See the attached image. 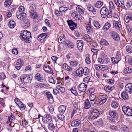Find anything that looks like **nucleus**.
<instances>
[{"label":"nucleus","mask_w":132,"mask_h":132,"mask_svg":"<svg viewBox=\"0 0 132 132\" xmlns=\"http://www.w3.org/2000/svg\"><path fill=\"white\" fill-rule=\"evenodd\" d=\"M30 32L27 30H23L20 33V38L26 43H29L30 42V38L31 37Z\"/></svg>","instance_id":"nucleus-1"},{"label":"nucleus","mask_w":132,"mask_h":132,"mask_svg":"<svg viewBox=\"0 0 132 132\" xmlns=\"http://www.w3.org/2000/svg\"><path fill=\"white\" fill-rule=\"evenodd\" d=\"M100 13L102 18H111L112 16V13H110L109 10L106 8V6L103 7L101 9Z\"/></svg>","instance_id":"nucleus-2"},{"label":"nucleus","mask_w":132,"mask_h":132,"mask_svg":"<svg viewBox=\"0 0 132 132\" xmlns=\"http://www.w3.org/2000/svg\"><path fill=\"white\" fill-rule=\"evenodd\" d=\"M32 76L31 74L28 76L26 74L22 75L20 77V79L22 82L27 84L28 83H30L32 79Z\"/></svg>","instance_id":"nucleus-3"},{"label":"nucleus","mask_w":132,"mask_h":132,"mask_svg":"<svg viewBox=\"0 0 132 132\" xmlns=\"http://www.w3.org/2000/svg\"><path fill=\"white\" fill-rule=\"evenodd\" d=\"M90 116L92 119L97 118L99 115L100 113L96 109H92L90 111Z\"/></svg>","instance_id":"nucleus-4"},{"label":"nucleus","mask_w":132,"mask_h":132,"mask_svg":"<svg viewBox=\"0 0 132 132\" xmlns=\"http://www.w3.org/2000/svg\"><path fill=\"white\" fill-rule=\"evenodd\" d=\"M122 110L126 115L128 116H132V108L125 106L122 107Z\"/></svg>","instance_id":"nucleus-5"},{"label":"nucleus","mask_w":132,"mask_h":132,"mask_svg":"<svg viewBox=\"0 0 132 132\" xmlns=\"http://www.w3.org/2000/svg\"><path fill=\"white\" fill-rule=\"evenodd\" d=\"M52 119V116L50 114H47L43 118L42 120L45 123H48L51 121Z\"/></svg>","instance_id":"nucleus-6"},{"label":"nucleus","mask_w":132,"mask_h":132,"mask_svg":"<svg viewBox=\"0 0 132 132\" xmlns=\"http://www.w3.org/2000/svg\"><path fill=\"white\" fill-rule=\"evenodd\" d=\"M87 86L86 84L84 83H81L78 87V89L80 92H84L86 89Z\"/></svg>","instance_id":"nucleus-7"},{"label":"nucleus","mask_w":132,"mask_h":132,"mask_svg":"<svg viewBox=\"0 0 132 132\" xmlns=\"http://www.w3.org/2000/svg\"><path fill=\"white\" fill-rule=\"evenodd\" d=\"M67 22L71 29L73 30L74 29H75L77 25V23H75L71 20H68Z\"/></svg>","instance_id":"nucleus-8"},{"label":"nucleus","mask_w":132,"mask_h":132,"mask_svg":"<svg viewBox=\"0 0 132 132\" xmlns=\"http://www.w3.org/2000/svg\"><path fill=\"white\" fill-rule=\"evenodd\" d=\"M100 99V102L98 103L99 105H101L104 103L108 98V96L106 95H101L99 96Z\"/></svg>","instance_id":"nucleus-9"},{"label":"nucleus","mask_w":132,"mask_h":132,"mask_svg":"<svg viewBox=\"0 0 132 132\" xmlns=\"http://www.w3.org/2000/svg\"><path fill=\"white\" fill-rule=\"evenodd\" d=\"M16 14L17 18L20 20H23L26 17V14L25 13H21L19 12H16Z\"/></svg>","instance_id":"nucleus-10"},{"label":"nucleus","mask_w":132,"mask_h":132,"mask_svg":"<svg viewBox=\"0 0 132 132\" xmlns=\"http://www.w3.org/2000/svg\"><path fill=\"white\" fill-rule=\"evenodd\" d=\"M47 34L46 33H42L37 38L38 40L41 42H43L46 40V38L47 37Z\"/></svg>","instance_id":"nucleus-11"},{"label":"nucleus","mask_w":132,"mask_h":132,"mask_svg":"<svg viewBox=\"0 0 132 132\" xmlns=\"http://www.w3.org/2000/svg\"><path fill=\"white\" fill-rule=\"evenodd\" d=\"M109 114L111 117L117 119L118 117V114L117 112L115 110H111L109 111Z\"/></svg>","instance_id":"nucleus-12"},{"label":"nucleus","mask_w":132,"mask_h":132,"mask_svg":"<svg viewBox=\"0 0 132 132\" xmlns=\"http://www.w3.org/2000/svg\"><path fill=\"white\" fill-rule=\"evenodd\" d=\"M82 67H80L76 70L75 73L76 76L82 77Z\"/></svg>","instance_id":"nucleus-13"},{"label":"nucleus","mask_w":132,"mask_h":132,"mask_svg":"<svg viewBox=\"0 0 132 132\" xmlns=\"http://www.w3.org/2000/svg\"><path fill=\"white\" fill-rule=\"evenodd\" d=\"M87 9L90 13H92L94 14L96 13V10L92 5L90 4L88 5L87 6Z\"/></svg>","instance_id":"nucleus-14"},{"label":"nucleus","mask_w":132,"mask_h":132,"mask_svg":"<svg viewBox=\"0 0 132 132\" xmlns=\"http://www.w3.org/2000/svg\"><path fill=\"white\" fill-rule=\"evenodd\" d=\"M82 77L89 76V72L88 68L86 67L84 68H82Z\"/></svg>","instance_id":"nucleus-15"},{"label":"nucleus","mask_w":132,"mask_h":132,"mask_svg":"<svg viewBox=\"0 0 132 132\" xmlns=\"http://www.w3.org/2000/svg\"><path fill=\"white\" fill-rule=\"evenodd\" d=\"M62 67L64 70L70 72H71L72 70L71 67L69 66L66 63H65L63 64Z\"/></svg>","instance_id":"nucleus-16"},{"label":"nucleus","mask_w":132,"mask_h":132,"mask_svg":"<svg viewBox=\"0 0 132 132\" xmlns=\"http://www.w3.org/2000/svg\"><path fill=\"white\" fill-rule=\"evenodd\" d=\"M125 89L130 94L132 93V84L129 83L126 85L125 86Z\"/></svg>","instance_id":"nucleus-17"},{"label":"nucleus","mask_w":132,"mask_h":132,"mask_svg":"<svg viewBox=\"0 0 132 132\" xmlns=\"http://www.w3.org/2000/svg\"><path fill=\"white\" fill-rule=\"evenodd\" d=\"M77 46L79 50L80 51H82L83 49V42L81 40H79L77 41Z\"/></svg>","instance_id":"nucleus-18"},{"label":"nucleus","mask_w":132,"mask_h":132,"mask_svg":"<svg viewBox=\"0 0 132 132\" xmlns=\"http://www.w3.org/2000/svg\"><path fill=\"white\" fill-rule=\"evenodd\" d=\"M86 29L87 33L88 34H91L92 33L93 28H92V26L90 23L86 25Z\"/></svg>","instance_id":"nucleus-19"},{"label":"nucleus","mask_w":132,"mask_h":132,"mask_svg":"<svg viewBox=\"0 0 132 132\" xmlns=\"http://www.w3.org/2000/svg\"><path fill=\"white\" fill-rule=\"evenodd\" d=\"M43 69L47 73H50L52 72V69L48 65H45Z\"/></svg>","instance_id":"nucleus-20"},{"label":"nucleus","mask_w":132,"mask_h":132,"mask_svg":"<svg viewBox=\"0 0 132 132\" xmlns=\"http://www.w3.org/2000/svg\"><path fill=\"white\" fill-rule=\"evenodd\" d=\"M80 122V120L76 119L73 121L71 124V126L72 127H76L79 126Z\"/></svg>","instance_id":"nucleus-21"},{"label":"nucleus","mask_w":132,"mask_h":132,"mask_svg":"<svg viewBox=\"0 0 132 132\" xmlns=\"http://www.w3.org/2000/svg\"><path fill=\"white\" fill-rule=\"evenodd\" d=\"M36 7L35 4H31L29 5V13H31L35 11Z\"/></svg>","instance_id":"nucleus-22"},{"label":"nucleus","mask_w":132,"mask_h":132,"mask_svg":"<svg viewBox=\"0 0 132 132\" xmlns=\"http://www.w3.org/2000/svg\"><path fill=\"white\" fill-rule=\"evenodd\" d=\"M121 96V97L125 100H127L129 99V97L128 94L126 91H124L122 92Z\"/></svg>","instance_id":"nucleus-23"},{"label":"nucleus","mask_w":132,"mask_h":132,"mask_svg":"<svg viewBox=\"0 0 132 132\" xmlns=\"http://www.w3.org/2000/svg\"><path fill=\"white\" fill-rule=\"evenodd\" d=\"M124 19L126 23H128L130 20H132V16L129 14H126L125 16Z\"/></svg>","instance_id":"nucleus-24"},{"label":"nucleus","mask_w":132,"mask_h":132,"mask_svg":"<svg viewBox=\"0 0 132 132\" xmlns=\"http://www.w3.org/2000/svg\"><path fill=\"white\" fill-rule=\"evenodd\" d=\"M125 60L126 62L131 65H132V58L129 55L126 56Z\"/></svg>","instance_id":"nucleus-25"},{"label":"nucleus","mask_w":132,"mask_h":132,"mask_svg":"<svg viewBox=\"0 0 132 132\" xmlns=\"http://www.w3.org/2000/svg\"><path fill=\"white\" fill-rule=\"evenodd\" d=\"M112 37L113 39L116 41H118L120 39L119 35L117 33L113 32L112 33Z\"/></svg>","instance_id":"nucleus-26"},{"label":"nucleus","mask_w":132,"mask_h":132,"mask_svg":"<svg viewBox=\"0 0 132 132\" xmlns=\"http://www.w3.org/2000/svg\"><path fill=\"white\" fill-rule=\"evenodd\" d=\"M70 65L72 67H76L77 66L79 62L76 60H73L71 61L70 63Z\"/></svg>","instance_id":"nucleus-27"},{"label":"nucleus","mask_w":132,"mask_h":132,"mask_svg":"<svg viewBox=\"0 0 132 132\" xmlns=\"http://www.w3.org/2000/svg\"><path fill=\"white\" fill-rule=\"evenodd\" d=\"M12 0H6L4 3V6L6 8L9 7L11 5Z\"/></svg>","instance_id":"nucleus-28"},{"label":"nucleus","mask_w":132,"mask_h":132,"mask_svg":"<svg viewBox=\"0 0 132 132\" xmlns=\"http://www.w3.org/2000/svg\"><path fill=\"white\" fill-rule=\"evenodd\" d=\"M35 78L40 81H42L43 80V78L39 73H37L35 76Z\"/></svg>","instance_id":"nucleus-29"},{"label":"nucleus","mask_w":132,"mask_h":132,"mask_svg":"<svg viewBox=\"0 0 132 132\" xmlns=\"http://www.w3.org/2000/svg\"><path fill=\"white\" fill-rule=\"evenodd\" d=\"M84 39L86 41L91 42L92 41V39L87 34H85L83 36Z\"/></svg>","instance_id":"nucleus-30"},{"label":"nucleus","mask_w":132,"mask_h":132,"mask_svg":"<svg viewBox=\"0 0 132 132\" xmlns=\"http://www.w3.org/2000/svg\"><path fill=\"white\" fill-rule=\"evenodd\" d=\"M44 93L45 94V95L48 99H53V97L50 92L47 91H46L44 92Z\"/></svg>","instance_id":"nucleus-31"},{"label":"nucleus","mask_w":132,"mask_h":132,"mask_svg":"<svg viewBox=\"0 0 132 132\" xmlns=\"http://www.w3.org/2000/svg\"><path fill=\"white\" fill-rule=\"evenodd\" d=\"M8 26L11 28H13L15 26L16 24L14 21H10L8 23Z\"/></svg>","instance_id":"nucleus-32"},{"label":"nucleus","mask_w":132,"mask_h":132,"mask_svg":"<svg viewBox=\"0 0 132 132\" xmlns=\"http://www.w3.org/2000/svg\"><path fill=\"white\" fill-rule=\"evenodd\" d=\"M29 15L30 17L33 19H35L38 17L37 14L36 12L30 13Z\"/></svg>","instance_id":"nucleus-33"},{"label":"nucleus","mask_w":132,"mask_h":132,"mask_svg":"<svg viewBox=\"0 0 132 132\" xmlns=\"http://www.w3.org/2000/svg\"><path fill=\"white\" fill-rule=\"evenodd\" d=\"M109 9L110 13H112V9H115L114 5L112 1H110L109 3Z\"/></svg>","instance_id":"nucleus-34"},{"label":"nucleus","mask_w":132,"mask_h":132,"mask_svg":"<svg viewBox=\"0 0 132 132\" xmlns=\"http://www.w3.org/2000/svg\"><path fill=\"white\" fill-rule=\"evenodd\" d=\"M85 108L86 109H89L91 106V105L88 99H87L85 103Z\"/></svg>","instance_id":"nucleus-35"},{"label":"nucleus","mask_w":132,"mask_h":132,"mask_svg":"<svg viewBox=\"0 0 132 132\" xmlns=\"http://www.w3.org/2000/svg\"><path fill=\"white\" fill-rule=\"evenodd\" d=\"M123 72L125 74L132 73V68L129 67L126 68L124 69Z\"/></svg>","instance_id":"nucleus-36"},{"label":"nucleus","mask_w":132,"mask_h":132,"mask_svg":"<svg viewBox=\"0 0 132 132\" xmlns=\"http://www.w3.org/2000/svg\"><path fill=\"white\" fill-rule=\"evenodd\" d=\"M113 88L109 86H106L104 87V90L106 92H110L113 89Z\"/></svg>","instance_id":"nucleus-37"},{"label":"nucleus","mask_w":132,"mask_h":132,"mask_svg":"<svg viewBox=\"0 0 132 132\" xmlns=\"http://www.w3.org/2000/svg\"><path fill=\"white\" fill-rule=\"evenodd\" d=\"M71 16L74 19L76 20H79V18L78 17V15L77 12H75L72 13L71 14Z\"/></svg>","instance_id":"nucleus-38"},{"label":"nucleus","mask_w":132,"mask_h":132,"mask_svg":"<svg viewBox=\"0 0 132 132\" xmlns=\"http://www.w3.org/2000/svg\"><path fill=\"white\" fill-rule=\"evenodd\" d=\"M111 27L110 24L108 22L106 23L103 27L102 29L103 30H106L109 29Z\"/></svg>","instance_id":"nucleus-39"},{"label":"nucleus","mask_w":132,"mask_h":132,"mask_svg":"<svg viewBox=\"0 0 132 132\" xmlns=\"http://www.w3.org/2000/svg\"><path fill=\"white\" fill-rule=\"evenodd\" d=\"M119 3L120 6L123 9H125V4L124 3V0H118V4Z\"/></svg>","instance_id":"nucleus-40"},{"label":"nucleus","mask_w":132,"mask_h":132,"mask_svg":"<svg viewBox=\"0 0 132 132\" xmlns=\"http://www.w3.org/2000/svg\"><path fill=\"white\" fill-rule=\"evenodd\" d=\"M66 109V107L64 105H61L59 106L58 110L60 112L63 113L64 112Z\"/></svg>","instance_id":"nucleus-41"},{"label":"nucleus","mask_w":132,"mask_h":132,"mask_svg":"<svg viewBox=\"0 0 132 132\" xmlns=\"http://www.w3.org/2000/svg\"><path fill=\"white\" fill-rule=\"evenodd\" d=\"M96 66L99 67V69L103 71L107 70L108 69V67L104 65H98Z\"/></svg>","instance_id":"nucleus-42"},{"label":"nucleus","mask_w":132,"mask_h":132,"mask_svg":"<svg viewBox=\"0 0 132 132\" xmlns=\"http://www.w3.org/2000/svg\"><path fill=\"white\" fill-rule=\"evenodd\" d=\"M111 105L112 108H117L119 104L116 101L113 100L111 102Z\"/></svg>","instance_id":"nucleus-43"},{"label":"nucleus","mask_w":132,"mask_h":132,"mask_svg":"<svg viewBox=\"0 0 132 132\" xmlns=\"http://www.w3.org/2000/svg\"><path fill=\"white\" fill-rule=\"evenodd\" d=\"M121 127L125 132H128L129 131V128L127 126L123 124H121Z\"/></svg>","instance_id":"nucleus-44"},{"label":"nucleus","mask_w":132,"mask_h":132,"mask_svg":"<svg viewBox=\"0 0 132 132\" xmlns=\"http://www.w3.org/2000/svg\"><path fill=\"white\" fill-rule=\"evenodd\" d=\"M103 3L101 1H97V3L95 4V5L96 7L100 8L103 5Z\"/></svg>","instance_id":"nucleus-45"},{"label":"nucleus","mask_w":132,"mask_h":132,"mask_svg":"<svg viewBox=\"0 0 132 132\" xmlns=\"http://www.w3.org/2000/svg\"><path fill=\"white\" fill-rule=\"evenodd\" d=\"M111 60L113 63H117L120 60V59L117 58L116 57H113L111 58Z\"/></svg>","instance_id":"nucleus-46"},{"label":"nucleus","mask_w":132,"mask_h":132,"mask_svg":"<svg viewBox=\"0 0 132 132\" xmlns=\"http://www.w3.org/2000/svg\"><path fill=\"white\" fill-rule=\"evenodd\" d=\"M93 23L94 26L97 29H99L100 28L101 26L98 21L96 20H94Z\"/></svg>","instance_id":"nucleus-47"},{"label":"nucleus","mask_w":132,"mask_h":132,"mask_svg":"<svg viewBox=\"0 0 132 132\" xmlns=\"http://www.w3.org/2000/svg\"><path fill=\"white\" fill-rule=\"evenodd\" d=\"M69 9L68 7H61L59 8V10L60 12L61 13L62 12H64L68 10Z\"/></svg>","instance_id":"nucleus-48"},{"label":"nucleus","mask_w":132,"mask_h":132,"mask_svg":"<svg viewBox=\"0 0 132 132\" xmlns=\"http://www.w3.org/2000/svg\"><path fill=\"white\" fill-rule=\"evenodd\" d=\"M100 43L102 45L106 46L108 45L109 44L108 42L106 40L104 39H102L101 40Z\"/></svg>","instance_id":"nucleus-49"},{"label":"nucleus","mask_w":132,"mask_h":132,"mask_svg":"<svg viewBox=\"0 0 132 132\" xmlns=\"http://www.w3.org/2000/svg\"><path fill=\"white\" fill-rule=\"evenodd\" d=\"M23 64V61L22 59H19L17 60V65H20V66H22Z\"/></svg>","instance_id":"nucleus-50"},{"label":"nucleus","mask_w":132,"mask_h":132,"mask_svg":"<svg viewBox=\"0 0 132 132\" xmlns=\"http://www.w3.org/2000/svg\"><path fill=\"white\" fill-rule=\"evenodd\" d=\"M56 88L62 93H64L65 91L64 88L62 87L61 86L57 85L56 86Z\"/></svg>","instance_id":"nucleus-51"},{"label":"nucleus","mask_w":132,"mask_h":132,"mask_svg":"<svg viewBox=\"0 0 132 132\" xmlns=\"http://www.w3.org/2000/svg\"><path fill=\"white\" fill-rule=\"evenodd\" d=\"M96 124L99 126H102L104 124L103 121L102 119H100L96 121Z\"/></svg>","instance_id":"nucleus-52"},{"label":"nucleus","mask_w":132,"mask_h":132,"mask_svg":"<svg viewBox=\"0 0 132 132\" xmlns=\"http://www.w3.org/2000/svg\"><path fill=\"white\" fill-rule=\"evenodd\" d=\"M19 10L16 12H20L21 13H24V12L25 11V9L24 6H20L19 8Z\"/></svg>","instance_id":"nucleus-53"},{"label":"nucleus","mask_w":132,"mask_h":132,"mask_svg":"<svg viewBox=\"0 0 132 132\" xmlns=\"http://www.w3.org/2000/svg\"><path fill=\"white\" fill-rule=\"evenodd\" d=\"M48 128L51 130H52L55 128L54 125L52 123H50L48 125Z\"/></svg>","instance_id":"nucleus-54"},{"label":"nucleus","mask_w":132,"mask_h":132,"mask_svg":"<svg viewBox=\"0 0 132 132\" xmlns=\"http://www.w3.org/2000/svg\"><path fill=\"white\" fill-rule=\"evenodd\" d=\"M78 110V108L77 107H76V106H75L73 109V111H72V114L71 116V118H72L73 116V115L76 114H77V111Z\"/></svg>","instance_id":"nucleus-55"},{"label":"nucleus","mask_w":132,"mask_h":132,"mask_svg":"<svg viewBox=\"0 0 132 132\" xmlns=\"http://www.w3.org/2000/svg\"><path fill=\"white\" fill-rule=\"evenodd\" d=\"M95 90V89L94 87H91L90 88L88 91V93L90 94L92 93H94Z\"/></svg>","instance_id":"nucleus-56"},{"label":"nucleus","mask_w":132,"mask_h":132,"mask_svg":"<svg viewBox=\"0 0 132 132\" xmlns=\"http://www.w3.org/2000/svg\"><path fill=\"white\" fill-rule=\"evenodd\" d=\"M18 106L20 109H21L23 110H24L25 109L26 107V105L22 103V102L20 104L18 105Z\"/></svg>","instance_id":"nucleus-57"},{"label":"nucleus","mask_w":132,"mask_h":132,"mask_svg":"<svg viewBox=\"0 0 132 132\" xmlns=\"http://www.w3.org/2000/svg\"><path fill=\"white\" fill-rule=\"evenodd\" d=\"M132 3L131 1H128L125 4V6L126 5L127 7L128 8H129L132 5Z\"/></svg>","instance_id":"nucleus-58"},{"label":"nucleus","mask_w":132,"mask_h":132,"mask_svg":"<svg viewBox=\"0 0 132 132\" xmlns=\"http://www.w3.org/2000/svg\"><path fill=\"white\" fill-rule=\"evenodd\" d=\"M126 50L129 53H132V47L130 46H127L126 47Z\"/></svg>","instance_id":"nucleus-59"},{"label":"nucleus","mask_w":132,"mask_h":132,"mask_svg":"<svg viewBox=\"0 0 132 132\" xmlns=\"http://www.w3.org/2000/svg\"><path fill=\"white\" fill-rule=\"evenodd\" d=\"M88 76H89L84 78L83 79V80L84 82L86 83H87L88 82L90 79V77Z\"/></svg>","instance_id":"nucleus-60"},{"label":"nucleus","mask_w":132,"mask_h":132,"mask_svg":"<svg viewBox=\"0 0 132 132\" xmlns=\"http://www.w3.org/2000/svg\"><path fill=\"white\" fill-rule=\"evenodd\" d=\"M48 81L49 82L52 83L53 84H55L56 82L55 80L53 77H49L48 79Z\"/></svg>","instance_id":"nucleus-61"},{"label":"nucleus","mask_w":132,"mask_h":132,"mask_svg":"<svg viewBox=\"0 0 132 132\" xmlns=\"http://www.w3.org/2000/svg\"><path fill=\"white\" fill-rule=\"evenodd\" d=\"M70 91L71 93L76 96H77L78 94V93L76 90L73 89V88H72L70 89Z\"/></svg>","instance_id":"nucleus-62"},{"label":"nucleus","mask_w":132,"mask_h":132,"mask_svg":"<svg viewBox=\"0 0 132 132\" xmlns=\"http://www.w3.org/2000/svg\"><path fill=\"white\" fill-rule=\"evenodd\" d=\"M77 11L81 14L84 13V11L79 6H77L76 8Z\"/></svg>","instance_id":"nucleus-63"},{"label":"nucleus","mask_w":132,"mask_h":132,"mask_svg":"<svg viewBox=\"0 0 132 132\" xmlns=\"http://www.w3.org/2000/svg\"><path fill=\"white\" fill-rule=\"evenodd\" d=\"M57 81V84H62L63 82V78L60 77H58L56 78Z\"/></svg>","instance_id":"nucleus-64"}]
</instances>
